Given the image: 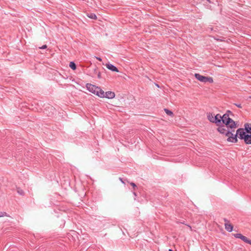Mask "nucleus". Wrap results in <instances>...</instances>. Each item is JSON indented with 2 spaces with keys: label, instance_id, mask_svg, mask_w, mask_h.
<instances>
[{
  "label": "nucleus",
  "instance_id": "nucleus-8",
  "mask_svg": "<svg viewBox=\"0 0 251 251\" xmlns=\"http://www.w3.org/2000/svg\"><path fill=\"white\" fill-rule=\"evenodd\" d=\"M229 124H226L225 125L227 129H228V128H230L229 130L232 133V132L234 131V129L236 128L237 125L232 119H231V121H229Z\"/></svg>",
  "mask_w": 251,
  "mask_h": 251
},
{
  "label": "nucleus",
  "instance_id": "nucleus-1",
  "mask_svg": "<svg viewBox=\"0 0 251 251\" xmlns=\"http://www.w3.org/2000/svg\"><path fill=\"white\" fill-rule=\"evenodd\" d=\"M237 138L244 140L246 144H251V125L246 123L244 128H240L236 130Z\"/></svg>",
  "mask_w": 251,
  "mask_h": 251
},
{
  "label": "nucleus",
  "instance_id": "nucleus-5",
  "mask_svg": "<svg viewBox=\"0 0 251 251\" xmlns=\"http://www.w3.org/2000/svg\"><path fill=\"white\" fill-rule=\"evenodd\" d=\"M87 89L90 92L96 95L97 91L99 89V87L96 85L87 83L86 85Z\"/></svg>",
  "mask_w": 251,
  "mask_h": 251
},
{
  "label": "nucleus",
  "instance_id": "nucleus-27",
  "mask_svg": "<svg viewBox=\"0 0 251 251\" xmlns=\"http://www.w3.org/2000/svg\"><path fill=\"white\" fill-rule=\"evenodd\" d=\"M249 98H250V99H251V96H250V97H249Z\"/></svg>",
  "mask_w": 251,
  "mask_h": 251
},
{
  "label": "nucleus",
  "instance_id": "nucleus-17",
  "mask_svg": "<svg viewBox=\"0 0 251 251\" xmlns=\"http://www.w3.org/2000/svg\"><path fill=\"white\" fill-rule=\"evenodd\" d=\"M3 216H8L7 215V213L6 212H0V217H2Z\"/></svg>",
  "mask_w": 251,
  "mask_h": 251
},
{
  "label": "nucleus",
  "instance_id": "nucleus-24",
  "mask_svg": "<svg viewBox=\"0 0 251 251\" xmlns=\"http://www.w3.org/2000/svg\"><path fill=\"white\" fill-rule=\"evenodd\" d=\"M133 194H134V196H136V194L135 192H133Z\"/></svg>",
  "mask_w": 251,
  "mask_h": 251
},
{
  "label": "nucleus",
  "instance_id": "nucleus-23",
  "mask_svg": "<svg viewBox=\"0 0 251 251\" xmlns=\"http://www.w3.org/2000/svg\"><path fill=\"white\" fill-rule=\"evenodd\" d=\"M119 179L123 183H125L124 181H123V179L121 177H120Z\"/></svg>",
  "mask_w": 251,
  "mask_h": 251
},
{
  "label": "nucleus",
  "instance_id": "nucleus-7",
  "mask_svg": "<svg viewBox=\"0 0 251 251\" xmlns=\"http://www.w3.org/2000/svg\"><path fill=\"white\" fill-rule=\"evenodd\" d=\"M231 119L229 117L228 114H225L223 116H221V118H220L219 120L221 121V124H224L226 125L229 124V122L231 121Z\"/></svg>",
  "mask_w": 251,
  "mask_h": 251
},
{
  "label": "nucleus",
  "instance_id": "nucleus-15",
  "mask_svg": "<svg viewBox=\"0 0 251 251\" xmlns=\"http://www.w3.org/2000/svg\"><path fill=\"white\" fill-rule=\"evenodd\" d=\"M88 16L90 18L92 19H96L97 18V16L94 13H91L89 15H88Z\"/></svg>",
  "mask_w": 251,
  "mask_h": 251
},
{
  "label": "nucleus",
  "instance_id": "nucleus-9",
  "mask_svg": "<svg viewBox=\"0 0 251 251\" xmlns=\"http://www.w3.org/2000/svg\"><path fill=\"white\" fill-rule=\"evenodd\" d=\"M115 94L114 92L112 91H107L105 92L104 98H106L107 99H113L115 97Z\"/></svg>",
  "mask_w": 251,
  "mask_h": 251
},
{
  "label": "nucleus",
  "instance_id": "nucleus-16",
  "mask_svg": "<svg viewBox=\"0 0 251 251\" xmlns=\"http://www.w3.org/2000/svg\"><path fill=\"white\" fill-rule=\"evenodd\" d=\"M168 116H173V113L172 112V111H165Z\"/></svg>",
  "mask_w": 251,
  "mask_h": 251
},
{
  "label": "nucleus",
  "instance_id": "nucleus-18",
  "mask_svg": "<svg viewBox=\"0 0 251 251\" xmlns=\"http://www.w3.org/2000/svg\"><path fill=\"white\" fill-rule=\"evenodd\" d=\"M130 184L133 187V189L135 190L136 188L137 187V186L136 184L133 182H130Z\"/></svg>",
  "mask_w": 251,
  "mask_h": 251
},
{
  "label": "nucleus",
  "instance_id": "nucleus-21",
  "mask_svg": "<svg viewBox=\"0 0 251 251\" xmlns=\"http://www.w3.org/2000/svg\"><path fill=\"white\" fill-rule=\"evenodd\" d=\"M98 77L99 78H101V75H100V72H98Z\"/></svg>",
  "mask_w": 251,
  "mask_h": 251
},
{
  "label": "nucleus",
  "instance_id": "nucleus-20",
  "mask_svg": "<svg viewBox=\"0 0 251 251\" xmlns=\"http://www.w3.org/2000/svg\"><path fill=\"white\" fill-rule=\"evenodd\" d=\"M234 105H235L238 108H242L241 104H236L234 103Z\"/></svg>",
  "mask_w": 251,
  "mask_h": 251
},
{
  "label": "nucleus",
  "instance_id": "nucleus-12",
  "mask_svg": "<svg viewBox=\"0 0 251 251\" xmlns=\"http://www.w3.org/2000/svg\"><path fill=\"white\" fill-rule=\"evenodd\" d=\"M225 228L228 231V232H231L233 229V226H232L228 223H226L225 224Z\"/></svg>",
  "mask_w": 251,
  "mask_h": 251
},
{
  "label": "nucleus",
  "instance_id": "nucleus-2",
  "mask_svg": "<svg viewBox=\"0 0 251 251\" xmlns=\"http://www.w3.org/2000/svg\"><path fill=\"white\" fill-rule=\"evenodd\" d=\"M219 127L217 128L218 131L223 134H225L226 136L228 137V138L227 139V141L232 142V143H237L238 141L237 138V133L233 134L231 132V131H230L229 130L227 129L226 127L225 126H218Z\"/></svg>",
  "mask_w": 251,
  "mask_h": 251
},
{
  "label": "nucleus",
  "instance_id": "nucleus-14",
  "mask_svg": "<svg viewBox=\"0 0 251 251\" xmlns=\"http://www.w3.org/2000/svg\"><path fill=\"white\" fill-rule=\"evenodd\" d=\"M69 66L73 70H75L76 68V65L74 62H71Z\"/></svg>",
  "mask_w": 251,
  "mask_h": 251
},
{
  "label": "nucleus",
  "instance_id": "nucleus-26",
  "mask_svg": "<svg viewBox=\"0 0 251 251\" xmlns=\"http://www.w3.org/2000/svg\"><path fill=\"white\" fill-rule=\"evenodd\" d=\"M163 110H168V109L167 108H164Z\"/></svg>",
  "mask_w": 251,
  "mask_h": 251
},
{
  "label": "nucleus",
  "instance_id": "nucleus-11",
  "mask_svg": "<svg viewBox=\"0 0 251 251\" xmlns=\"http://www.w3.org/2000/svg\"><path fill=\"white\" fill-rule=\"evenodd\" d=\"M105 92L100 87H99V89L97 91L96 95L100 98H104Z\"/></svg>",
  "mask_w": 251,
  "mask_h": 251
},
{
  "label": "nucleus",
  "instance_id": "nucleus-13",
  "mask_svg": "<svg viewBox=\"0 0 251 251\" xmlns=\"http://www.w3.org/2000/svg\"><path fill=\"white\" fill-rule=\"evenodd\" d=\"M17 192L19 195L21 196H23L25 194L24 191L19 187L17 188Z\"/></svg>",
  "mask_w": 251,
  "mask_h": 251
},
{
  "label": "nucleus",
  "instance_id": "nucleus-10",
  "mask_svg": "<svg viewBox=\"0 0 251 251\" xmlns=\"http://www.w3.org/2000/svg\"><path fill=\"white\" fill-rule=\"evenodd\" d=\"M106 67L107 68H108L109 70L113 71V72H119V70L118 68L115 67L114 65L111 64H106Z\"/></svg>",
  "mask_w": 251,
  "mask_h": 251
},
{
  "label": "nucleus",
  "instance_id": "nucleus-22",
  "mask_svg": "<svg viewBox=\"0 0 251 251\" xmlns=\"http://www.w3.org/2000/svg\"><path fill=\"white\" fill-rule=\"evenodd\" d=\"M96 58L97 60H98L99 61H101L102 60L101 58L100 57H96Z\"/></svg>",
  "mask_w": 251,
  "mask_h": 251
},
{
  "label": "nucleus",
  "instance_id": "nucleus-19",
  "mask_svg": "<svg viewBox=\"0 0 251 251\" xmlns=\"http://www.w3.org/2000/svg\"><path fill=\"white\" fill-rule=\"evenodd\" d=\"M47 48V46L46 45H44L42 46V47H40L39 48L40 49H45Z\"/></svg>",
  "mask_w": 251,
  "mask_h": 251
},
{
  "label": "nucleus",
  "instance_id": "nucleus-6",
  "mask_svg": "<svg viewBox=\"0 0 251 251\" xmlns=\"http://www.w3.org/2000/svg\"><path fill=\"white\" fill-rule=\"evenodd\" d=\"M234 236L236 238L241 239L244 242L251 245V240H249L247 237L243 235L241 233H236L234 234Z\"/></svg>",
  "mask_w": 251,
  "mask_h": 251
},
{
  "label": "nucleus",
  "instance_id": "nucleus-3",
  "mask_svg": "<svg viewBox=\"0 0 251 251\" xmlns=\"http://www.w3.org/2000/svg\"><path fill=\"white\" fill-rule=\"evenodd\" d=\"M194 75L197 79L201 82H209L210 83L213 82V78L211 77L205 76L197 73H196Z\"/></svg>",
  "mask_w": 251,
  "mask_h": 251
},
{
  "label": "nucleus",
  "instance_id": "nucleus-25",
  "mask_svg": "<svg viewBox=\"0 0 251 251\" xmlns=\"http://www.w3.org/2000/svg\"><path fill=\"white\" fill-rule=\"evenodd\" d=\"M156 86H157L158 87H159V85L158 84H156Z\"/></svg>",
  "mask_w": 251,
  "mask_h": 251
},
{
  "label": "nucleus",
  "instance_id": "nucleus-4",
  "mask_svg": "<svg viewBox=\"0 0 251 251\" xmlns=\"http://www.w3.org/2000/svg\"><path fill=\"white\" fill-rule=\"evenodd\" d=\"M207 118L211 122L215 123L217 126L221 125V121L219 120L220 118H221V116L220 114H217L216 115H212V114L208 113L207 115Z\"/></svg>",
  "mask_w": 251,
  "mask_h": 251
}]
</instances>
